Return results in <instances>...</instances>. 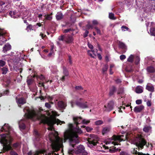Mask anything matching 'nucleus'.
Wrapping results in <instances>:
<instances>
[{"label":"nucleus","mask_w":155,"mask_h":155,"mask_svg":"<svg viewBox=\"0 0 155 155\" xmlns=\"http://www.w3.org/2000/svg\"><path fill=\"white\" fill-rule=\"evenodd\" d=\"M41 123L47 124L49 126L48 128V130H51L49 135V139L51 143L52 151L48 153L47 155H58V154L54 152H57L61 148L63 147L64 140L58 136V134L57 132L54 130H53V126L56 123L57 125H61L62 124H64V122L61 121L58 119H49L45 117L44 119L41 120Z\"/></svg>","instance_id":"f257e3e1"},{"label":"nucleus","mask_w":155,"mask_h":155,"mask_svg":"<svg viewBox=\"0 0 155 155\" xmlns=\"http://www.w3.org/2000/svg\"><path fill=\"white\" fill-rule=\"evenodd\" d=\"M73 120L76 125V127L73 128V125L72 124H68V127L69 130H66L64 134V142L66 140L69 139L71 144L72 143H78L79 142V140L78 134H81L82 131L79 128L78 125L81 123L87 124L90 122L89 120H87L86 119L83 120L80 117H74Z\"/></svg>","instance_id":"f03ea898"},{"label":"nucleus","mask_w":155,"mask_h":155,"mask_svg":"<svg viewBox=\"0 0 155 155\" xmlns=\"http://www.w3.org/2000/svg\"><path fill=\"white\" fill-rule=\"evenodd\" d=\"M8 132V134H2L1 135L0 143L2 144L3 152L12 150V148L11 146V143L12 140V137L15 133L12 128L8 124H5L0 128V132Z\"/></svg>","instance_id":"7ed1b4c3"},{"label":"nucleus","mask_w":155,"mask_h":155,"mask_svg":"<svg viewBox=\"0 0 155 155\" xmlns=\"http://www.w3.org/2000/svg\"><path fill=\"white\" fill-rule=\"evenodd\" d=\"M23 111L25 113L26 118L21 120L18 123L19 127L21 130L25 128V124L28 122L30 119L35 121L40 119V117L34 110H30L28 107H25Z\"/></svg>","instance_id":"20e7f679"},{"label":"nucleus","mask_w":155,"mask_h":155,"mask_svg":"<svg viewBox=\"0 0 155 155\" xmlns=\"http://www.w3.org/2000/svg\"><path fill=\"white\" fill-rule=\"evenodd\" d=\"M99 138L97 135L94 134H90L88 139V146L92 148H93L99 151H103V149H107L110 146H106L102 143H99L98 142Z\"/></svg>","instance_id":"39448f33"},{"label":"nucleus","mask_w":155,"mask_h":155,"mask_svg":"<svg viewBox=\"0 0 155 155\" xmlns=\"http://www.w3.org/2000/svg\"><path fill=\"white\" fill-rule=\"evenodd\" d=\"M127 139V137L126 134L125 136L120 135L117 136L114 135L111 138L106 141V144L107 145L111 144L114 145H117L118 143L115 141H118L120 142L122 141H124Z\"/></svg>","instance_id":"423d86ee"},{"label":"nucleus","mask_w":155,"mask_h":155,"mask_svg":"<svg viewBox=\"0 0 155 155\" xmlns=\"http://www.w3.org/2000/svg\"><path fill=\"white\" fill-rule=\"evenodd\" d=\"M133 143L135 144L138 148L142 149L144 145L146 144V141L140 135H138L137 137L134 138L133 140Z\"/></svg>","instance_id":"0eeeda50"},{"label":"nucleus","mask_w":155,"mask_h":155,"mask_svg":"<svg viewBox=\"0 0 155 155\" xmlns=\"http://www.w3.org/2000/svg\"><path fill=\"white\" fill-rule=\"evenodd\" d=\"M75 152L76 154H81L82 155H87L88 153L85 150L84 147L82 145H79L77 147V150L75 151L73 149H69L68 153L70 154H72Z\"/></svg>","instance_id":"6e6552de"},{"label":"nucleus","mask_w":155,"mask_h":155,"mask_svg":"<svg viewBox=\"0 0 155 155\" xmlns=\"http://www.w3.org/2000/svg\"><path fill=\"white\" fill-rule=\"evenodd\" d=\"M76 105L82 108H86L91 106L89 103L85 101L83 98H78L76 102Z\"/></svg>","instance_id":"1a4fd4ad"},{"label":"nucleus","mask_w":155,"mask_h":155,"mask_svg":"<svg viewBox=\"0 0 155 155\" xmlns=\"http://www.w3.org/2000/svg\"><path fill=\"white\" fill-rule=\"evenodd\" d=\"M114 105V102L112 101H110L107 105L104 106V107L103 108V110L105 111L109 112L113 109Z\"/></svg>","instance_id":"9d476101"},{"label":"nucleus","mask_w":155,"mask_h":155,"mask_svg":"<svg viewBox=\"0 0 155 155\" xmlns=\"http://www.w3.org/2000/svg\"><path fill=\"white\" fill-rule=\"evenodd\" d=\"M16 102L19 107H20L21 105L24 104L26 103V99L23 97L20 98L16 97Z\"/></svg>","instance_id":"9b49d317"},{"label":"nucleus","mask_w":155,"mask_h":155,"mask_svg":"<svg viewBox=\"0 0 155 155\" xmlns=\"http://www.w3.org/2000/svg\"><path fill=\"white\" fill-rule=\"evenodd\" d=\"M66 106V104L62 101H59L57 104V108L60 110L64 109Z\"/></svg>","instance_id":"f8f14e48"},{"label":"nucleus","mask_w":155,"mask_h":155,"mask_svg":"<svg viewBox=\"0 0 155 155\" xmlns=\"http://www.w3.org/2000/svg\"><path fill=\"white\" fill-rule=\"evenodd\" d=\"M45 152L42 150L37 151L35 152H32L31 151H30L28 153V155H44Z\"/></svg>","instance_id":"ddd939ff"},{"label":"nucleus","mask_w":155,"mask_h":155,"mask_svg":"<svg viewBox=\"0 0 155 155\" xmlns=\"http://www.w3.org/2000/svg\"><path fill=\"white\" fill-rule=\"evenodd\" d=\"M34 134L37 141H39L41 140V135L40 133L38 132L37 130H34Z\"/></svg>","instance_id":"4468645a"},{"label":"nucleus","mask_w":155,"mask_h":155,"mask_svg":"<svg viewBox=\"0 0 155 155\" xmlns=\"http://www.w3.org/2000/svg\"><path fill=\"white\" fill-rule=\"evenodd\" d=\"M63 74H64V75L61 78V80L62 81H64L65 77L68 76L69 74L68 70L66 69V68L64 67H63Z\"/></svg>","instance_id":"2eb2a0df"},{"label":"nucleus","mask_w":155,"mask_h":155,"mask_svg":"<svg viewBox=\"0 0 155 155\" xmlns=\"http://www.w3.org/2000/svg\"><path fill=\"white\" fill-rule=\"evenodd\" d=\"M11 48V45L8 43L5 45L3 48L2 51L4 53L10 50Z\"/></svg>","instance_id":"dca6fc26"},{"label":"nucleus","mask_w":155,"mask_h":155,"mask_svg":"<svg viewBox=\"0 0 155 155\" xmlns=\"http://www.w3.org/2000/svg\"><path fill=\"white\" fill-rule=\"evenodd\" d=\"M144 108V106L140 105L136 106L134 109V111L136 113L140 112Z\"/></svg>","instance_id":"f3484780"},{"label":"nucleus","mask_w":155,"mask_h":155,"mask_svg":"<svg viewBox=\"0 0 155 155\" xmlns=\"http://www.w3.org/2000/svg\"><path fill=\"white\" fill-rule=\"evenodd\" d=\"M110 127H107L103 128L102 132L103 135L107 134L110 131Z\"/></svg>","instance_id":"a211bd4d"},{"label":"nucleus","mask_w":155,"mask_h":155,"mask_svg":"<svg viewBox=\"0 0 155 155\" xmlns=\"http://www.w3.org/2000/svg\"><path fill=\"white\" fill-rule=\"evenodd\" d=\"M63 15L61 12H58L56 15V18L57 20H60L63 18Z\"/></svg>","instance_id":"6ab92c4d"},{"label":"nucleus","mask_w":155,"mask_h":155,"mask_svg":"<svg viewBox=\"0 0 155 155\" xmlns=\"http://www.w3.org/2000/svg\"><path fill=\"white\" fill-rule=\"evenodd\" d=\"M9 14L12 18H15L19 17L18 15L15 11H10L9 12Z\"/></svg>","instance_id":"aec40b11"},{"label":"nucleus","mask_w":155,"mask_h":155,"mask_svg":"<svg viewBox=\"0 0 155 155\" xmlns=\"http://www.w3.org/2000/svg\"><path fill=\"white\" fill-rule=\"evenodd\" d=\"M146 89L148 91L151 92H153L154 89L153 86L150 84H147L146 87Z\"/></svg>","instance_id":"412c9836"},{"label":"nucleus","mask_w":155,"mask_h":155,"mask_svg":"<svg viewBox=\"0 0 155 155\" xmlns=\"http://www.w3.org/2000/svg\"><path fill=\"white\" fill-rule=\"evenodd\" d=\"M143 87L141 86H137L135 88V92L137 93H141L143 92Z\"/></svg>","instance_id":"4be33fe9"},{"label":"nucleus","mask_w":155,"mask_h":155,"mask_svg":"<svg viewBox=\"0 0 155 155\" xmlns=\"http://www.w3.org/2000/svg\"><path fill=\"white\" fill-rule=\"evenodd\" d=\"M51 72L53 74L56 73L58 71L57 66L52 65L49 67Z\"/></svg>","instance_id":"5701e85b"},{"label":"nucleus","mask_w":155,"mask_h":155,"mask_svg":"<svg viewBox=\"0 0 155 155\" xmlns=\"http://www.w3.org/2000/svg\"><path fill=\"white\" fill-rule=\"evenodd\" d=\"M57 97V96L56 95H54L51 96H49L48 98V100L50 101H54L55 102V103L56 104V102L58 101Z\"/></svg>","instance_id":"b1692460"},{"label":"nucleus","mask_w":155,"mask_h":155,"mask_svg":"<svg viewBox=\"0 0 155 155\" xmlns=\"http://www.w3.org/2000/svg\"><path fill=\"white\" fill-rule=\"evenodd\" d=\"M73 39L72 36H68L65 40V42L67 43H71L73 42Z\"/></svg>","instance_id":"393cba45"},{"label":"nucleus","mask_w":155,"mask_h":155,"mask_svg":"<svg viewBox=\"0 0 155 155\" xmlns=\"http://www.w3.org/2000/svg\"><path fill=\"white\" fill-rule=\"evenodd\" d=\"M5 32L0 29V39H2V41L4 42L6 40L4 39V35L5 34Z\"/></svg>","instance_id":"a878e982"},{"label":"nucleus","mask_w":155,"mask_h":155,"mask_svg":"<svg viewBox=\"0 0 155 155\" xmlns=\"http://www.w3.org/2000/svg\"><path fill=\"white\" fill-rule=\"evenodd\" d=\"M5 2H0V13H4V9H3V5H5Z\"/></svg>","instance_id":"bb28decb"},{"label":"nucleus","mask_w":155,"mask_h":155,"mask_svg":"<svg viewBox=\"0 0 155 155\" xmlns=\"http://www.w3.org/2000/svg\"><path fill=\"white\" fill-rule=\"evenodd\" d=\"M147 72L150 73H153L155 71V69L154 67L151 66L147 67Z\"/></svg>","instance_id":"cd10ccee"},{"label":"nucleus","mask_w":155,"mask_h":155,"mask_svg":"<svg viewBox=\"0 0 155 155\" xmlns=\"http://www.w3.org/2000/svg\"><path fill=\"white\" fill-rule=\"evenodd\" d=\"M119 47L122 49H125L126 48V46L123 43L119 41L118 43Z\"/></svg>","instance_id":"c85d7f7f"},{"label":"nucleus","mask_w":155,"mask_h":155,"mask_svg":"<svg viewBox=\"0 0 155 155\" xmlns=\"http://www.w3.org/2000/svg\"><path fill=\"white\" fill-rule=\"evenodd\" d=\"M151 127L149 126H145L143 128V130L145 132H149L151 130Z\"/></svg>","instance_id":"c756f323"},{"label":"nucleus","mask_w":155,"mask_h":155,"mask_svg":"<svg viewBox=\"0 0 155 155\" xmlns=\"http://www.w3.org/2000/svg\"><path fill=\"white\" fill-rule=\"evenodd\" d=\"M115 91H116V88H115V87L114 86H112L111 87V89H110V93H109V95L110 96L112 95L113 94L114 92Z\"/></svg>","instance_id":"7c9ffc66"},{"label":"nucleus","mask_w":155,"mask_h":155,"mask_svg":"<svg viewBox=\"0 0 155 155\" xmlns=\"http://www.w3.org/2000/svg\"><path fill=\"white\" fill-rule=\"evenodd\" d=\"M2 71L3 74H5L8 71V69L7 67H5L2 68Z\"/></svg>","instance_id":"2f4dec72"},{"label":"nucleus","mask_w":155,"mask_h":155,"mask_svg":"<svg viewBox=\"0 0 155 155\" xmlns=\"http://www.w3.org/2000/svg\"><path fill=\"white\" fill-rule=\"evenodd\" d=\"M36 78L37 80L38 81H39V79H40L41 80V81H43V80L44 79V77L43 75H37L36 77Z\"/></svg>","instance_id":"473e14b6"},{"label":"nucleus","mask_w":155,"mask_h":155,"mask_svg":"<svg viewBox=\"0 0 155 155\" xmlns=\"http://www.w3.org/2000/svg\"><path fill=\"white\" fill-rule=\"evenodd\" d=\"M58 39L59 40V42H58V44H59V45H60V44L61 43L60 41H64V36L63 35H61L59 36L58 38Z\"/></svg>","instance_id":"72a5a7b5"},{"label":"nucleus","mask_w":155,"mask_h":155,"mask_svg":"<svg viewBox=\"0 0 155 155\" xmlns=\"http://www.w3.org/2000/svg\"><path fill=\"white\" fill-rule=\"evenodd\" d=\"M150 32L151 35L155 36V28H151L150 29Z\"/></svg>","instance_id":"f704fd0d"},{"label":"nucleus","mask_w":155,"mask_h":155,"mask_svg":"<svg viewBox=\"0 0 155 155\" xmlns=\"http://www.w3.org/2000/svg\"><path fill=\"white\" fill-rule=\"evenodd\" d=\"M108 68V66L107 64L105 65L102 68V73L105 74L106 72L107 71Z\"/></svg>","instance_id":"c9c22d12"},{"label":"nucleus","mask_w":155,"mask_h":155,"mask_svg":"<svg viewBox=\"0 0 155 155\" xmlns=\"http://www.w3.org/2000/svg\"><path fill=\"white\" fill-rule=\"evenodd\" d=\"M52 14V13H51V14L50 15H46L45 16V19L48 20H51L52 19V16H51V15Z\"/></svg>","instance_id":"e433bc0d"},{"label":"nucleus","mask_w":155,"mask_h":155,"mask_svg":"<svg viewBox=\"0 0 155 155\" xmlns=\"http://www.w3.org/2000/svg\"><path fill=\"white\" fill-rule=\"evenodd\" d=\"M134 56L132 54H131L127 59V61L128 62L132 63L133 62Z\"/></svg>","instance_id":"4c0bfd02"},{"label":"nucleus","mask_w":155,"mask_h":155,"mask_svg":"<svg viewBox=\"0 0 155 155\" xmlns=\"http://www.w3.org/2000/svg\"><path fill=\"white\" fill-rule=\"evenodd\" d=\"M81 127H84V128L85 127V129L86 130H87V132H89L93 130L92 128L89 127H85V126H84L83 125L81 126Z\"/></svg>","instance_id":"58836bf2"},{"label":"nucleus","mask_w":155,"mask_h":155,"mask_svg":"<svg viewBox=\"0 0 155 155\" xmlns=\"http://www.w3.org/2000/svg\"><path fill=\"white\" fill-rule=\"evenodd\" d=\"M33 82V80L32 78H28L27 79V83L28 85L31 84Z\"/></svg>","instance_id":"ea45409f"},{"label":"nucleus","mask_w":155,"mask_h":155,"mask_svg":"<svg viewBox=\"0 0 155 155\" xmlns=\"http://www.w3.org/2000/svg\"><path fill=\"white\" fill-rule=\"evenodd\" d=\"M9 93V91L8 90H6V91H4L1 94L0 93V97L2 96L8 95Z\"/></svg>","instance_id":"a19ab883"},{"label":"nucleus","mask_w":155,"mask_h":155,"mask_svg":"<svg viewBox=\"0 0 155 155\" xmlns=\"http://www.w3.org/2000/svg\"><path fill=\"white\" fill-rule=\"evenodd\" d=\"M140 61V58L138 56H136L135 58V64H138Z\"/></svg>","instance_id":"79ce46f5"},{"label":"nucleus","mask_w":155,"mask_h":155,"mask_svg":"<svg viewBox=\"0 0 155 155\" xmlns=\"http://www.w3.org/2000/svg\"><path fill=\"white\" fill-rule=\"evenodd\" d=\"M109 18L110 19L114 20L116 18L114 17V14L112 13H110L109 15Z\"/></svg>","instance_id":"37998d69"},{"label":"nucleus","mask_w":155,"mask_h":155,"mask_svg":"<svg viewBox=\"0 0 155 155\" xmlns=\"http://www.w3.org/2000/svg\"><path fill=\"white\" fill-rule=\"evenodd\" d=\"M86 28L87 29H90V28L92 29L93 28V25L90 24L89 21L88 22V24L86 25Z\"/></svg>","instance_id":"c03bdc74"},{"label":"nucleus","mask_w":155,"mask_h":155,"mask_svg":"<svg viewBox=\"0 0 155 155\" xmlns=\"http://www.w3.org/2000/svg\"><path fill=\"white\" fill-rule=\"evenodd\" d=\"M95 123L97 125L102 124H103V122L101 120H98L95 122Z\"/></svg>","instance_id":"a18cd8bd"},{"label":"nucleus","mask_w":155,"mask_h":155,"mask_svg":"<svg viewBox=\"0 0 155 155\" xmlns=\"http://www.w3.org/2000/svg\"><path fill=\"white\" fill-rule=\"evenodd\" d=\"M3 9H4V12H5V10H7L8 9L10 8V5L9 4H7L6 5H3Z\"/></svg>","instance_id":"49530a36"},{"label":"nucleus","mask_w":155,"mask_h":155,"mask_svg":"<svg viewBox=\"0 0 155 155\" xmlns=\"http://www.w3.org/2000/svg\"><path fill=\"white\" fill-rule=\"evenodd\" d=\"M14 147L15 148H19L20 147V144L19 143H16L13 145Z\"/></svg>","instance_id":"de8ad7c7"},{"label":"nucleus","mask_w":155,"mask_h":155,"mask_svg":"<svg viewBox=\"0 0 155 155\" xmlns=\"http://www.w3.org/2000/svg\"><path fill=\"white\" fill-rule=\"evenodd\" d=\"M94 29L97 31V33L98 34L101 35V33L100 30L97 27H94Z\"/></svg>","instance_id":"09e8293b"},{"label":"nucleus","mask_w":155,"mask_h":155,"mask_svg":"<svg viewBox=\"0 0 155 155\" xmlns=\"http://www.w3.org/2000/svg\"><path fill=\"white\" fill-rule=\"evenodd\" d=\"M121 28L123 31H126L128 30L129 29V28L125 26H122Z\"/></svg>","instance_id":"8fccbe9b"},{"label":"nucleus","mask_w":155,"mask_h":155,"mask_svg":"<svg viewBox=\"0 0 155 155\" xmlns=\"http://www.w3.org/2000/svg\"><path fill=\"white\" fill-rule=\"evenodd\" d=\"M51 112L52 115L54 116H56L59 115L58 114L57 112L55 111L52 110Z\"/></svg>","instance_id":"3c124183"},{"label":"nucleus","mask_w":155,"mask_h":155,"mask_svg":"<svg viewBox=\"0 0 155 155\" xmlns=\"http://www.w3.org/2000/svg\"><path fill=\"white\" fill-rule=\"evenodd\" d=\"M74 30L73 29H72L71 28H69V29H65L64 31V33H67L68 32H70L71 31H74Z\"/></svg>","instance_id":"603ef678"},{"label":"nucleus","mask_w":155,"mask_h":155,"mask_svg":"<svg viewBox=\"0 0 155 155\" xmlns=\"http://www.w3.org/2000/svg\"><path fill=\"white\" fill-rule=\"evenodd\" d=\"M39 82L38 83V87H44V84L43 82L42 81H39Z\"/></svg>","instance_id":"864d4df0"},{"label":"nucleus","mask_w":155,"mask_h":155,"mask_svg":"<svg viewBox=\"0 0 155 155\" xmlns=\"http://www.w3.org/2000/svg\"><path fill=\"white\" fill-rule=\"evenodd\" d=\"M5 64V61L2 60H0V67H3Z\"/></svg>","instance_id":"5fc2aeb1"},{"label":"nucleus","mask_w":155,"mask_h":155,"mask_svg":"<svg viewBox=\"0 0 155 155\" xmlns=\"http://www.w3.org/2000/svg\"><path fill=\"white\" fill-rule=\"evenodd\" d=\"M92 53V54L94 56H96V53L97 52V50L96 49L95 50V51L94 50L92 49L91 50Z\"/></svg>","instance_id":"6e6d98bb"},{"label":"nucleus","mask_w":155,"mask_h":155,"mask_svg":"<svg viewBox=\"0 0 155 155\" xmlns=\"http://www.w3.org/2000/svg\"><path fill=\"white\" fill-rule=\"evenodd\" d=\"M45 106L47 108L49 109L51 107V105L50 103H46L45 104Z\"/></svg>","instance_id":"4d7b16f0"},{"label":"nucleus","mask_w":155,"mask_h":155,"mask_svg":"<svg viewBox=\"0 0 155 155\" xmlns=\"http://www.w3.org/2000/svg\"><path fill=\"white\" fill-rule=\"evenodd\" d=\"M91 50H88L87 51L88 54L92 58H94V56L92 54V53Z\"/></svg>","instance_id":"13d9d810"},{"label":"nucleus","mask_w":155,"mask_h":155,"mask_svg":"<svg viewBox=\"0 0 155 155\" xmlns=\"http://www.w3.org/2000/svg\"><path fill=\"white\" fill-rule=\"evenodd\" d=\"M126 58V56L124 55H121L120 56V58L121 60H123L125 59Z\"/></svg>","instance_id":"bf43d9fd"},{"label":"nucleus","mask_w":155,"mask_h":155,"mask_svg":"<svg viewBox=\"0 0 155 155\" xmlns=\"http://www.w3.org/2000/svg\"><path fill=\"white\" fill-rule=\"evenodd\" d=\"M120 155H130L124 151L120 152Z\"/></svg>","instance_id":"052dcab7"},{"label":"nucleus","mask_w":155,"mask_h":155,"mask_svg":"<svg viewBox=\"0 0 155 155\" xmlns=\"http://www.w3.org/2000/svg\"><path fill=\"white\" fill-rule=\"evenodd\" d=\"M89 33V31L87 30H86L84 34V38H85L86 37H87V35H88V34Z\"/></svg>","instance_id":"680f3d73"},{"label":"nucleus","mask_w":155,"mask_h":155,"mask_svg":"<svg viewBox=\"0 0 155 155\" xmlns=\"http://www.w3.org/2000/svg\"><path fill=\"white\" fill-rule=\"evenodd\" d=\"M10 153L11 155H18L16 153L12 150L10 152Z\"/></svg>","instance_id":"e2e57ef3"},{"label":"nucleus","mask_w":155,"mask_h":155,"mask_svg":"<svg viewBox=\"0 0 155 155\" xmlns=\"http://www.w3.org/2000/svg\"><path fill=\"white\" fill-rule=\"evenodd\" d=\"M88 47L91 49V50L92 49H93L94 48V47H93V46L92 45H91L90 43H88Z\"/></svg>","instance_id":"0e129e2a"},{"label":"nucleus","mask_w":155,"mask_h":155,"mask_svg":"<svg viewBox=\"0 0 155 155\" xmlns=\"http://www.w3.org/2000/svg\"><path fill=\"white\" fill-rule=\"evenodd\" d=\"M124 92V91L123 89H120L119 91H118L117 94H122Z\"/></svg>","instance_id":"69168bd1"},{"label":"nucleus","mask_w":155,"mask_h":155,"mask_svg":"<svg viewBox=\"0 0 155 155\" xmlns=\"http://www.w3.org/2000/svg\"><path fill=\"white\" fill-rule=\"evenodd\" d=\"M136 103L137 104H141L142 101L141 100H137L136 101Z\"/></svg>","instance_id":"338daca9"},{"label":"nucleus","mask_w":155,"mask_h":155,"mask_svg":"<svg viewBox=\"0 0 155 155\" xmlns=\"http://www.w3.org/2000/svg\"><path fill=\"white\" fill-rule=\"evenodd\" d=\"M126 70L127 71L129 72H131L133 71V69L131 68L130 69H129L127 67H126Z\"/></svg>","instance_id":"774afa93"}]
</instances>
